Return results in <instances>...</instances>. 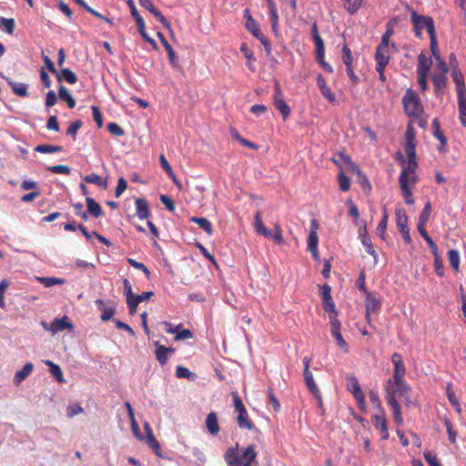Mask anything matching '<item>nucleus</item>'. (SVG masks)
Returning <instances> with one entry per match:
<instances>
[{
	"label": "nucleus",
	"mask_w": 466,
	"mask_h": 466,
	"mask_svg": "<svg viewBox=\"0 0 466 466\" xmlns=\"http://www.w3.org/2000/svg\"><path fill=\"white\" fill-rule=\"evenodd\" d=\"M253 226L255 231L263 236L266 238L272 239L276 244L281 245L284 242L282 229L279 224H275L273 228V232L265 227L261 218L260 210H257L254 216Z\"/></svg>",
	"instance_id": "nucleus-1"
},
{
	"label": "nucleus",
	"mask_w": 466,
	"mask_h": 466,
	"mask_svg": "<svg viewBox=\"0 0 466 466\" xmlns=\"http://www.w3.org/2000/svg\"><path fill=\"white\" fill-rule=\"evenodd\" d=\"M402 105L405 113L410 117L419 116L423 112V106L417 93L409 88L402 97Z\"/></svg>",
	"instance_id": "nucleus-2"
},
{
	"label": "nucleus",
	"mask_w": 466,
	"mask_h": 466,
	"mask_svg": "<svg viewBox=\"0 0 466 466\" xmlns=\"http://www.w3.org/2000/svg\"><path fill=\"white\" fill-rule=\"evenodd\" d=\"M231 396L233 399V405L235 412L237 413V422L240 429L252 430L254 428V423L248 418V414L247 409L238 396V392H231Z\"/></svg>",
	"instance_id": "nucleus-3"
},
{
	"label": "nucleus",
	"mask_w": 466,
	"mask_h": 466,
	"mask_svg": "<svg viewBox=\"0 0 466 466\" xmlns=\"http://www.w3.org/2000/svg\"><path fill=\"white\" fill-rule=\"evenodd\" d=\"M411 23L413 25L415 35L418 38L422 37V30L423 29H426L430 35L435 32L433 19L430 16L418 15L416 12H412L411 13Z\"/></svg>",
	"instance_id": "nucleus-4"
},
{
	"label": "nucleus",
	"mask_w": 466,
	"mask_h": 466,
	"mask_svg": "<svg viewBox=\"0 0 466 466\" xmlns=\"http://www.w3.org/2000/svg\"><path fill=\"white\" fill-rule=\"evenodd\" d=\"M385 398L389 405L392 408L393 410V420L397 425L403 424V418L401 415V407L398 403L397 400H395V391L394 389H391V382L390 381L387 386H385Z\"/></svg>",
	"instance_id": "nucleus-5"
},
{
	"label": "nucleus",
	"mask_w": 466,
	"mask_h": 466,
	"mask_svg": "<svg viewBox=\"0 0 466 466\" xmlns=\"http://www.w3.org/2000/svg\"><path fill=\"white\" fill-rule=\"evenodd\" d=\"M273 105L276 109L281 113L283 119L286 120L290 115V107L283 98V94L279 83L275 84Z\"/></svg>",
	"instance_id": "nucleus-6"
},
{
	"label": "nucleus",
	"mask_w": 466,
	"mask_h": 466,
	"mask_svg": "<svg viewBox=\"0 0 466 466\" xmlns=\"http://www.w3.org/2000/svg\"><path fill=\"white\" fill-rule=\"evenodd\" d=\"M318 222L313 219L310 223V232L308 237V248L315 259H319V236L317 233Z\"/></svg>",
	"instance_id": "nucleus-7"
},
{
	"label": "nucleus",
	"mask_w": 466,
	"mask_h": 466,
	"mask_svg": "<svg viewBox=\"0 0 466 466\" xmlns=\"http://www.w3.org/2000/svg\"><path fill=\"white\" fill-rule=\"evenodd\" d=\"M42 325L46 330H49L52 333H57V332L63 331L65 329H73V325L67 316H64L62 318H56L51 322L49 327L45 322H43Z\"/></svg>",
	"instance_id": "nucleus-8"
},
{
	"label": "nucleus",
	"mask_w": 466,
	"mask_h": 466,
	"mask_svg": "<svg viewBox=\"0 0 466 466\" xmlns=\"http://www.w3.org/2000/svg\"><path fill=\"white\" fill-rule=\"evenodd\" d=\"M371 422L374 428L380 433L381 440H387L389 438V431L385 411L372 415Z\"/></svg>",
	"instance_id": "nucleus-9"
},
{
	"label": "nucleus",
	"mask_w": 466,
	"mask_h": 466,
	"mask_svg": "<svg viewBox=\"0 0 466 466\" xmlns=\"http://www.w3.org/2000/svg\"><path fill=\"white\" fill-rule=\"evenodd\" d=\"M391 362L394 366L393 378L391 380L404 379L406 374V368L403 362L402 356L398 352H394L391 355Z\"/></svg>",
	"instance_id": "nucleus-10"
},
{
	"label": "nucleus",
	"mask_w": 466,
	"mask_h": 466,
	"mask_svg": "<svg viewBox=\"0 0 466 466\" xmlns=\"http://www.w3.org/2000/svg\"><path fill=\"white\" fill-rule=\"evenodd\" d=\"M391 382V389H394L395 391V400H397V397H402L406 398V395H409V391L410 390V386L405 381L404 379H397V380H391L389 379L386 382V386L389 382Z\"/></svg>",
	"instance_id": "nucleus-11"
},
{
	"label": "nucleus",
	"mask_w": 466,
	"mask_h": 466,
	"mask_svg": "<svg viewBox=\"0 0 466 466\" xmlns=\"http://www.w3.org/2000/svg\"><path fill=\"white\" fill-rule=\"evenodd\" d=\"M365 308L368 313L378 314L381 308V300L379 296L370 292L365 294Z\"/></svg>",
	"instance_id": "nucleus-12"
},
{
	"label": "nucleus",
	"mask_w": 466,
	"mask_h": 466,
	"mask_svg": "<svg viewBox=\"0 0 466 466\" xmlns=\"http://www.w3.org/2000/svg\"><path fill=\"white\" fill-rule=\"evenodd\" d=\"M154 345L156 346L155 355L157 360L160 365H165L167 362L169 358L168 354L173 353L175 351L174 348H167L164 345H161L158 341H155Z\"/></svg>",
	"instance_id": "nucleus-13"
},
{
	"label": "nucleus",
	"mask_w": 466,
	"mask_h": 466,
	"mask_svg": "<svg viewBox=\"0 0 466 466\" xmlns=\"http://www.w3.org/2000/svg\"><path fill=\"white\" fill-rule=\"evenodd\" d=\"M157 36L160 39V42L162 43L163 46L165 47V49L167 53L168 61H169L170 65L174 68H177L179 66L178 57H177V54L175 53L174 49L172 48L171 45L167 42L165 35L161 32L157 33Z\"/></svg>",
	"instance_id": "nucleus-14"
},
{
	"label": "nucleus",
	"mask_w": 466,
	"mask_h": 466,
	"mask_svg": "<svg viewBox=\"0 0 466 466\" xmlns=\"http://www.w3.org/2000/svg\"><path fill=\"white\" fill-rule=\"evenodd\" d=\"M238 443L234 447H230L224 454V460L228 466H242V461L238 457Z\"/></svg>",
	"instance_id": "nucleus-15"
},
{
	"label": "nucleus",
	"mask_w": 466,
	"mask_h": 466,
	"mask_svg": "<svg viewBox=\"0 0 466 466\" xmlns=\"http://www.w3.org/2000/svg\"><path fill=\"white\" fill-rule=\"evenodd\" d=\"M452 79L456 85L457 96H466V88L464 84V77L461 71L454 68L451 73Z\"/></svg>",
	"instance_id": "nucleus-16"
},
{
	"label": "nucleus",
	"mask_w": 466,
	"mask_h": 466,
	"mask_svg": "<svg viewBox=\"0 0 466 466\" xmlns=\"http://www.w3.org/2000/svg\"><path fill=\"white\" fill-rule=\"evenodd\" d=\"M317 84L322 96L330 103H334L336 100L335 95L331 92L330 88L326 83L325 78L320 74L317 76Z\"/></svg>",
	"instance_id": "nucleus-17"
},
{
	"label": "nucleus",
	"mask_w": 466,
	"mask_h": 466,
	"mask_svg": "<svg viewBox=\"0 0 466 466\" xmlns=\"http://www.w3.org/2000/svg\"><path fill=\"white\" fill-rule=\"evenodd\" d=\"M135 204L137 218L141 220L147 218L150 215L148 202L145 198H139L136 199Z\"/></svg>",
	"instance_id": "nucleus-18"
},
{
	"label": "nucleus",
	"mask_w": 466,
	"mask_h": 466,
	"mask_svg": "<svg viewBox=\"0 0 466 466\" xmlns=\"http://www.w3.org/2000/svg\"><path fill=\"white\" fill-rule=\"evenodd\" d=\"M431 127L434 137L438 139L441 144L439 150L443 151L444 147L447 146V139L443 132L441 130V125L437 118L432 120Z\"/></svg>",
	"instance_id": "nucleus-19"
},
{
	"label": "nucleus",
	"mask_w": 466,
	"mask_h": 466,
	"mask_svg": "<svg viewBox=\"0 0 466 466\" xmlns=\"http://www.w3.org/2000/svg\"><path fill=\"white\" fill-rule=\"evenodd\" d=\"M360 238L362 245L365 247L367 253L374 258L375 260L378 259V254L373 248L372 242L367 234L366 227L363 228V230L360 232Z\"/></svg>",
	"instance_id": "nucleus-20"
},
{
	"label": "nucleus",
	"mask_w": 466,
	"mask_h": 466,
	"mask_svg": "<svg viewBox=\"0 0 466 466\" xmlns=\"http://www.w3.org/2000/svg\"><path fill=\"white\" fill-rule=\"evenodd\" d=\"M432 61L430 57H427L426 55L421 52L418 56V66H417V74H424L428 75Z\"/></svg>",
	"instance_id": "nucleus-21"
},
{
	"label": "nucleus",
	"mask_w": 466,
	"mask_h": 466,
	"mask_svg": "<svg viewBox=\"0 0 466 466\" xmlns=\"http://www.w3.org/2000/svg\"><path fill=\"white\" fill-rule=\"evenodd\" d=\"M206 427L211 435H217L219 431L218 415L216 412L211 411L206 418Z\"/></svg>",
	"instance_id": "nucleus-22"
},
{
	"label": "nucleus",
	"mask_w": 466,
	"mask_h": 466,
	"mask_svg": "<svg viewBox=\"0 0 466 466\" xmlns=\"http://www.w3.org/2000/svg\"><path fill=\"white\" fill-rule=\"evenodd\" d=\"M87 212L94 218H99L104 215L101 206L92 198H86Z\"/></svg>",
	"instance_id": "nucleus-23"
},
{
	"label": "nucleus",
	"mask_w": 466,
	"mask_h": 466,
	"mask_svg": "<svg viewBox=\"0 0 466 466\" xmlns=\"http://www.w3.org/2000/svg\"><path fill=\"white\" fill-rule=\"evenodd\" d=\"M34 365L31 362H27L24 367L17 370L14 377V383L19 385L26 377H28L33 371Z\"/></svg>",
	"instance_id": "nucleus-24"
},
{
	"label": "nucleus",
	"mask_w": 466,
	"mask_h": 466,
	"mask_svg": "<svg viewBox=\"0 0 466 466\" xmlns=\"http://www.w3.org/2000/svg\"><path fill=\"white\" fill-rule=\"evenodd\" d=\"M96 305L101 311V319L104 321L110 319L116 312L113 307L106 306L105 301L101 299L96 300Z\"/></svg>",
	"instance_id": "nucleus-25"
},
{
	"label": "nucleus",
	"mask_w": 466,
	"mask_h": 466,
	"mask_svg": "<svg viewBox=\"0 0 466 466\" xmlns=\"http://www.w3.org/2000/svg\"><path fill=\"white\" fill-rule=\"evenodd\" d=\"M375 61H376V63L389 64V62H390V51H389V46H388L379 45L376 47Z\"/></svg>",
	"instance_id": "nucleus-26"
},
{
	"label": "nucleus",
	"mask_w": 466,
	"mask_h": 466,
	"mask_svg": "<svg viewBox=\"0 0 466 466\" xmlns=\"http://www.w3.org/2000/svg\"><path fill=\"white\" fill-rule=\"evenodd\" d=\"M159 162H160V165L161 167H163V169L167 172V176L172 179V181L174 182V184L179 188L181 189L182 187V184L180 181H178L176 177V175L171 167V166L169 165L168 161L167 160V158L165 157L164 155H161L160 157H159Z\"/></svg>",
	"instance_id": "nucleus-27"
},
{
	"label": "nucleus",
	"mask_w": 466,
	"mask_h": 466,
	"mask_svg": "<svg viewBox=\"0 0 466 466\" xmlns=\"http://www.w3.org/2000/svg\"><path fill=\"white\" fill-rule=\"evenodd\" d=\"M56 75V78L58 82H61L62 80H65L68 84H76L77 82V76L69 68H62L61 72Z\"/></svg>",
	"instance_id": "nucleus-28"
},
{
	"label": "nucleus",
	"mask_w": 466,
	"mask_h": 466,
	"mask_svg": "<svg viewBox=\"0 0 466 466\" xmlns=\"http://www.w3.org/2000/svg\"><path fill=\"white\" fill-rule=\"evenodd\" d=\"M7 83L15 95L21 97H26L28 96L26 84L15 82L11 79H7Z\"/></svg>",
	"instance_id": "nucleus-29"
},
{
	"label": "nucleus",
	"mask_w": 466,
	"mask_h": 466,
	"mask_svg": "<svg viewBox=\"0 0 466 466\" xmlns=\"http://www.w3.org/2000/svg\"><path fill=\"white\" fill-rule=\"evenodd\" d=\"M58 96L62 101H65L70 109L76 107V100L73 96L69 93L66 86H60L58 88Z\"/></svg>",
	"instance_id": "nucleus-30"
},
{
	"label": "nucleus",
	"mask_w": 466,
	"mask_h": 466,
	"mask_svg": "<svg viewBox=\"0 0 466 466\" xmlns=\"http://www.w3.org/2000/svg\"><path fill=\"white\" fill-rule=\"evenodd\" d=\"M191 222L197 224L202 228L208 236L213 234V227L211 222L206 218L191 217L189 219Z\"/></svg>",
	"instance_id": "nucleus-31"
},
{
	"label": "nucleus",
	"mask_w": 466,
	"mask_h": 466,
	"mask_svg": "<svg viewBox=\"0 0 466 466\" xmlns=\"http://www.w3.org/2000/svg\"><path fill=\"white\" fill-rule=\"evenodd\" d=\"M45 364L49 368L51 375L60 383L65 381L63 371L59 365L51 360H46Z\"/></svg>",
	"instance_id": "nucleus-32"
},
{
	"label": "nucleus",
	"mask_w": 466,
	"mask_h": 466,
	"mask_svg": "<svg viewBox=\"0 0 466 466\" xmlns=\"http://www.w3.org/2000/svg\"><path fill=\"white\" fill-rule=\"evenodd\" d=\"M267 4H268L269 15H270L271 27H272L273 31L276 32L278 30V26H279V14H278L277 5L274 1H269V3H267Z\"/></svg>",
	"instance_id": "nucleus-33"
},
{
	"label": "nucleus",
	"mask_w": 466,
	"mask_h": 466,
	"mask_svg": "<svg viewBox=\"0 0 466 466\" xmlns=\"http://www.w3.org/2000/svg\"><path fill=\"white\" fill-rule=\"evenodd\" d=\"M137 28H138V32L139 34L141 35V36L143 37V39L147 42L148 44H150V46L155 49L157 50L158 48L157 46V42L152 38L150 37L147 31H146V25H145V21H140V20H137Z\"/></svg>",
	"instance_id": "nucleus-34"
},
{
	"label": "nucleus",
	"mask_w": 466,
	"mask_h": 466,
	"mask_svg": "<svg viewBox=\"0 0 466 466\" xmlns=\"http://www.w3.org/2000/svg\"><path fill=\"white\" fill-rule=\"evenodd\" d=\"M396 225L399 230L408 228V216L403 208L395 210Z\"/></svg>",
	"instance_id": "nucleus-35"
},
{
	"label": "nucleus",
	"mask_w": 466,
	"mask_h": 466,
	"mask_svg": "<svg viewBox=\"0 0 466 466\" xmlns=\"http://www.w3.org/2000/svg\"><path fill=\"white\" fill-rule=\"evenodd\" d=\"M84 180L86 183L94 184V185L102 187L104 188H106L107 186L106 179H104L102 177H100L99 175H97L96 173H91V174L86 175L84 177Z\"/></svg>",
	"instance_id": "nucleus-36"
},
{
	"label": "nucleus",
	"mask_w": 466,
	"mask_h": 466,
	"mask_svg": "<svg viewBox=\"0 0 466 466\" xmlns=\"http://www.w3.org/2000/svg\"><path fill=\"white\" fill-rule=\"evenodd\" d=\"M457 97L459 107V118L461 125L466 127V95Z\"/></svg>",
	"instance_id": "nucleus-37"
},
{
	"label": "nucleus",
	"mask_w": 466,
	"mask_h": 466,
	"mask_svg": "<svg viewBox=\"0 0 466 466\" xmlns=\"http://www.w3.org/2000/svg\"><path fill=\"white\" fill-rule=\"evenodd\" d=\"M413 167L403 165L400 174L399 176V184L400 186H409V180L410 175L413 173Z\"/></svg>",
	"instance_id": "nucleus-38"
},
{
	"label": "nucleus",
	"mask_w": 466,
	"mask_h": 466,
	"mask_svg": "<svg viewBox=\"0 0 466 466\" xmlns=\"http://www.w3.org/2000/svg\"><path fill=\"white\" fill-rule=\"evenodd\" d=\"M447 77L445 74L440 73L432 76V83L434 86V92L438 93L442 90L446 85Z\"/></svg>",
	"instance_id": "nucleus-39"
},
{
	"label": "nucleus",
	"mask_w": 466,
	"mask_h": 466,
	"mask_svg": "<svg viewBox=\"0 0 466 466\" xmlns=\"http://www.w3.org/2000/svg\"><path fill=\"white\" fill-rule=\"evenodd\" d=\"M146 443L153 450V451L156 453V455L160 456V444L155 438L153 431H148V434L147 435Z\"/></svg>",
	"instance_id": "nucleus-40"
},
{
	"label": "nucleus",
	"mask_w": 466,
	"mask_h": 466,
	"mask_svg": "<svg viewBox=\"0 0 466 466\" xmlns=\"http://www.w3.org/2000/svg\"><path fill=\"white\" fill-rule=\"evenodd\" d=\"M431 212V204L430 201H427L426 204L424 205V208H423L421 213L420 214L419 222H418L417 227H420V226L422 227V226L426 225V223L429 221Z\"/></svg>",
	"instance_id": "nucleus-41"
},
{
	"label": "nucleus",
	"mask_w": 466,
	"mask_h": 466,
	"mask_svg": "<svg viewBox=\"0 0 466 466\" xmlns=\"http://www.w3.org/2000/svg\"><path fill=\"white\" fill-rule=\"evenodd\" d=\"M240 51L244 54L245 57L247 58V66L251 70L254 71L255 67L253 63L255 62L256 58L253 56V53L251 50L248 47L246 43H243L240 46Z\"/></svg>",
	"instance_id": "nucleus-42"
},
{
	"label": "nucleus",
	"mask_w": 466,
	"mask_h": 466,
	"mask_svg": "<svg viewBox=\"0 0 466 466\" xmlns=\"http://www.w3.org/2000/svg\"><path fill=\"white\" fill-rule=\"evenodd\" d=\"M310 34H311L312 39L314 41L315 47H317L319 49V52L321 53L324 42L319 34V30H318V26H317L316 23H314L312 25Z\"/></svg>",
	"instance_id": "nucleus-43"
},
{
	"label": "nucleus",
	"mask_w": 466,
	"mask_h": 466,
	"mask_svg": "<svg viewBox=\"0 0 466 466\" xmlns=\"http://www.w3.org/2000/svg\"><path fill=\"white\" fill-rule=\"evenodd\" d=\"M448 259L450 262L451 267L458 272L460 270V254L455 249H451L448 252Z\"/></svg>",
	"instance_id": "nucleus-44"
},
{
	"label": "nucleus",
	"mask_w": 466,
	"mask_h": 466,
	"mask_svg": "<svg viewBox=\"0 0 466 466\" xmlns=\"http://www.w3.org/2000/svg\"><path fill=\"white\" fill-rule=\"evenodd\" d=\"M420 236L424 238V240L427 242L431 253L438 250L437 245L434 243L432 238L429 236L425 226L417 227Z\"/></svg>",
	"instance_id": "nucleus-45"
},
{
	"label": "nucleus",
	"mask_w": 466,
	"mask_h": 466,
	"mask_svg": "<svg viewBox=\"0 0 466 466\" xmlns=\"http://www.w3.org/2000/svg\"><path fill=\"white\" fill-rule=\"evenodd\" d=\"M35 151L42 154L56 153L62 151V147L54 145H38L35 147Z\"/></svg>",
	"instance_id": "nucleus-46"
},
{
	"label": "nucleus",
	"mask_w": 466,
	"mask_h": 466,
	"mask_svg": "<svg viewBox=\"0 0 466 466\" xmlns=\"http://www.w3.org/2000/svg\"><path fill=\"white\" fill-rule=\"evenodd\" d=\"M432 255L434 257V270L438 276L442 277L444 275V267L439 250L432 252Z\"/></svg>",
	"instance_id": "nucleus-47"
},
{
	"label": "nucleus",
	"mask_w": 466,
	"mask_h": 466,
	"mask_svg": "<svg viewBox=\"0 0 466 466\" xmlns=\"http://www.w3.org/2000/svg\"><path fill=\"white\" fill-rule=\"evenodd\" d=\"M15 26V22L14 18H0V27H3L7 34L12 35L14 33Z\"/></svg>",
	"instance_id": "nucleus-48"
},
{
	"label": "nucleus",
	"mask_w": 466,
	"mask_h": 466,
	"mask_svg": "<svg viewBox=\"0 0 466 466\" xmlns=\"http://www.w3.org/2000/svg\"><path fill=\"white\" fill-rule=\"evenodd\" d=\"M346 380L347 389L351 394L361 390L359 384V380L354 375H348L346 377Z\"/></svg>",
	"instance_id": "nucleus-49"
},
{
	"label": "nucleus",
	"mask_w": 466,
	"mask_h": 466,
	"mask_svg": "<svg viewBox=\"0 0 466 466\" xmlns=\"http://www.w3.org/2000/svg\"><path fill=\"white\" fill-rule=\"evenodd\" d=\"M82 126H83V122L79 119L72 122L66 130V135L70 136L72 137L73 141H76V134L79 131V129L82 127Z\"/></svg>",
	"instance_id": "nucleus-50"
},
{
	"label": "nucleus",
	"mask_w": 466,
	"mask_h": 466,
	"mask_svg": "<svg viewBox=\"0 0 466 466\" xmlns=\"http://www.w3.org/2000/svg\"><path fill=\"white\" fill-rule=\"evenodd\" d=\"M303 375H304V378H305V382H306V385L308 387V389L309 390V391L311 393L313 392H316L318 393V386L313 379V374L311 371H305L303 372Z\"/></svg>",
	"instance_id": "nucleus-51"
},
{
	"label": "nucleus",
	"mask_w": 466,
	"mask_h": 466,
	"mask_svg": "<svg viewBox=\"0 0 466 466\" xmlns=\"http://www.w3.org/2000/svg\"><path fill=\"white\" fill-rule=\"evenodd\" d=\"M388 218L389 217H388L387 211H386V209H384L382 218H381L380 221L379 222L377 228H376L377 234L379 236H380V238H384V236L386 234Z\"/></svg>",
	"instance_id": "nucleus-52"
},
{
	"label": "nucleus",
	"mask_w": 466,
	"mask_h": 466,
	"mask_svg": "<svg viewBox=\"0 0 466 466\" xmlns=\"http://www.w3.org/2000/svg\"><path fill=\"white\" fill-rule=\"evenodd\" d=\"M243 458L245 459L244 463H249L251 465L252 461L257 457V452L255 451L254 445H248L243 451L242 454Z\"/></svg>",
	"instance_id": "nucleus-53"
},
{
	"label": "nucleus",
	"mask_w": 466,
	"mask_h": 466,
	"mask_svg": "<svg viewBox=\"0 0 466 466\" xmlns=\"http://www.w3.org/2000/svg\"><path fill=\"white\" fill-rule=\"evenodd\" d=\"M369 397L370 403L374 409H376L379 412L385 411L377 392H375L374 390H370L369 392Z\"/></svg>",
	"instance_id": "nucleus-54"
},
{
	"label": "nucleus",
	"mask_w": 466,
	"mask_h": 466,
	"mask_svg": "<svg viewBox=\"0 0 466 466\" xmlns=\"http://www.w3.org/2000/svg\"><path fill=\"white\" fill-rule=\"evenodd\" d=\"M362 5V0H345L344 6L350 14H355Z\"/></svg>",
	"instance_id": "nucleus-55"
},
{
	"label": "nucleus",
	"mask_w": 466,
	"mask_h": 466,
	"mask_svg": "<svg viewBox=\"0 0 466 466\" xmlns=\"http://www.w3.org/2000/svg\"><path fill=\"white\" fill-rule=\"evenodd\" d=\"M127 261L133 268L141 270L147 276V278L149 279L150 271L143 263L138 262L136 259L131 258H127Z\"/></svg>",
	"instance_id": "nucleus-56"
},
{
	"label": "nucleus",
	"mask_w": 466,
	"mask_h": 466,
	"mask_svg": "<svg viewBox=\"0 0 466 466\" xmlns=\"http://www.w3.org/2000/svg\"><path fill=\"white\" fill-rule=\"evenodd\" d=\"M247 29L252 34V35H257L258 33H259L261 30L259 28L258 24L252 18L250 15H248L247 23H246Z\"/></svg>",
	"instance_id": "nucleus-57"
},
{
	"label": "nucleus",
	"mask_w": 466,
	"mask_h": 466,
	"mask_svg": "<svg viewBox=\"0 0 466 466\" xmlns=\"http://www.w3.org/2000/svg\"><path fill=\"white\" fill-rule=\"evenodd\" d=\"M46 170H48L54 174L69 175L71 173L70 167L66 165L49 166L46 167Z\"/></svg>",
	"instance_id": "nucleus-58"
},
{
	"label": "nucleus",
	"mask_w": 466,
	"mask_h": 466,
	"mask_svg": "<svg viewBox=\"0 0 466 466\" xmlns=\"http://www.w3.org/2000/svg\"><path fill=\"white\" fill-rule=\"evenodd\" d=\"M176 376L177 378L193 380L195 377V374L184 366H177L176 369Z\"/></svg>",
	"instance_id": "nucleus-59"
},
{
	"label": "nucleus",
	"mask_w": 466,
	"mask_h": 466,
	"mask_svg": "<svg viewBox=\"0 0 466 466\" xmlns=\"http://www.w3.org/2000/svg\"><path fill=\"white\" fill-rule=\"evenodd\" d=\"M39 281L45 285V287H52L55 285H62L66 282L64 279L60 278H39Z\"/></svg>",
	"instance_id": "nucleus-60"
},
{
	"label": "nucleus",
	"mask_w": 466,
	"mask_h": 466,
	"mask_svg": "<svg viewBox=\"0 0 466 466\" xmlns=\"http://www.w3.org/2000/svg\"><path fill=\"white\" fill-rule=\"evenodd\" d=\"M443 423L446 427L450 441L451 443H455L457 438V431L453 430L451 421L448 418H444Z\"/></svg>",
	"instance_id": "nucleus-61"
},
{
	"label": "nucleus",
	"mask_w": 466,
	"mask_h": 466,
	"mask_svg": "<svg viewBox=\"0 0 466 466\" xmlns=\"http://www.w3.org/2000/svg\"><path fill=\"white\" fill-rule=\"evenodd\" d=\"M342 61L346 66H350L353 63L351 51L347 45H344L342 47Z\"/></svg>",
	"instance_id": "nucleus-62"
},
{
	"label": "nucleus",
	"mask_w": 466,
	"mask_h": 466,
	"mask_svg": "<svg viewBox=\"0 0 466 466\" xmlns=\"http://www.w3.org/2000/svg\"><path fill=\"white\" fill-rule=\"evenodd\" d=\"M423 457L431 466H442V464L439 461L436 454L431 451H425L423 452Z\"/></svg>",
	"instance_id": "nucleus-63"
},
{
	"label": "nucleus",
	"mask_w": 466,
	"mask_h": 466,
	"mask_svg": "<svg viewBox=\"0 0 466 466\" xmlns=\"http://www.w3.org/2000/svg\"><path fill=\"white\" fill-rule=\"evenodd\" d=\"M106 127L108 132L114 136L123 137L125 135L124 129L115 122L108 123Z\"/></svg>",
	"instance_id": "nucleus-64"
}]
</instances>
